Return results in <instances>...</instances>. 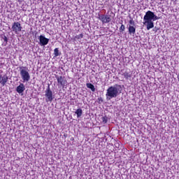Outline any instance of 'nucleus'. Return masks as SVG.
Instances as JSON below:
<instances>
[{
  "label": "nucleus",
  "mask_w": 179,
  "mask_h": 179,
  "mask_svg": "<svg viewBox=\"0 0 179 179\" xmlns=\"http://www.w3.org/2000/svg\"><path fill=\"white\" fill-rule=\"evenodd\" d=\"M20 75L24 83L29 82V80H30V73H29L27 67H20Z\"/></svg>",
  "instance_id": "f03ea898"
},
{
  "label": "nucleus",
  "mask_w": 179,
  "mask_h": 179,
  "mask_svg": "<svg viewBox=\"0 0 179 179\" xmlns=\"http://www.w3.org/2000/svg\"><path fill=\"white\" fill-rule=\"evenodd\" d=\"M86 86L87 87H88V89H90L92 92H96V88L94 87V85L93 84L87 83Z\"/></svg>",
  "instance_id": "4468645a"
},
{
  "label": "nucleus",
  "mask_w": 179,
  "mask_h": 179,
  "mask_svg": "<svg viewBox=\"0 0 179 179\" xmlns=\"http://www.w3.org/2000/svg\"><path fill=\"white\" fill-rule=\"evenodd\" d=\"M83 38V34H80L74 37V40H82Z\"/></svg>",
  "instance_id": "2eb2a0df"
},
{
  "label": "nucleus",
  "mask_w": 179,
  "mask_h": 179,
  "mask_svg": "<svg viewBox=\"0 0 179 179\" xmlns=\"http://www.w3.org/2000/svg\"><path fill=\"white\" fill-rule=\"evenodd\" d=\"M8 82V76L0 75V84L5 86Z\"/></svg>",
  "instance_id": "9b49d317"
},
{
  "label": "nucleus",
  "mask_w": 179,
  "mask_h": 179,
  "mask_svg": "<svg viewBox=\"0 0 179 179\" xmlns=\"http://www.w3.org/2000/svg\"><path fill=\"white\" fill-rule=\"evenodd\" d=\"M40 45H47L50 43V39L45 38V36L41 35L39 36Z\"/></svg>",
  "instance_id": "1a4fd4ad"
},
{
  "label": "nucleus",
  "mask_w": 179,
  "mask_h": 179,
  "mask_svg": "<svg viewBox=\"0 0 179 179\" xmlns=\"http://www.w3.org/2000/svg\"><path fill=\"white\" fill-rule=\"evenodd\" d=\"M143 24L147 26V30H150V29H153L155 27L152 11L148 10L145 13V15L143 17Z\"/></svg>",
  "instance_id": "f257e3e1"
},
{
  "label": "nucleus",
  "mask_w": 179,
  "mask_h": 179,
  "mask_svg": "<svg viewBox=\"0 0 179 179\" xmlns=\"http://www.w3.org/2000/svg\"><path fill=\"white\" fill-rule=\"evenodd\" d=\"M129 24H135V21H134V19H131L129 21Z\"/></svg>",
  "instance_id": "412c9836"
},
{
  "label": "nucleus",
  "mask_w": 179,
  "mask_h": 179,
  "mask_svg": "<svg viewBox=\"0 0 179 179\" xmlns=\"http://www.w3.org/2000/svg\"><path fill=\"white\" fill-rule=\"evenodd\" d=\"M45 96L46 97L45 101L48 103V101H52L54 97L52 96V91H51V88H50V85L48 86V88L45 90Z\"/></svg>",
  "instance_id": "39448f33"
},
{
  "label": "nucleus",
  "mask_w": 179,
  "mask_h": 179,
  "mask_svg": "<svg viewBox=\"0 0 179 179\" xmlns=\"http://www.w3.org/2000/svg\"><path fill=\"white\" fill-rule=\"evenodd\" d=\"M117 87H121V85H117Z\"/></svg>",
  "instance_id": "5701e85b"
},
{
  "label": "nucleus",
  "mask_w": 179,
  "mask_h": 179,
  "mask_svg": "<svg viewBox=\"0 0 179 179\" xmlns=\"http://www.w3.org/2000/svg\"><path fill=\"white\" fill-rule=\"evenodd\" d=\"M11 29L15 34H17L19 32L22 31L23 27H22V24H20V22H16L13 24Z\"/></svg>",
  "instance_id": "20e7f679"
},
{
  "label": "nucleus",
  "mask_w": 179,
  "mask_h": 179,
  "mask_svg": "<svg viewBox=\"0 0 179 179\" xmlns=\"http://www.w3.org/2000/svg\"><path fill=\"white\" fill-rule=\"evenodd\" d=\"M119 94L118 88L117 87L110 86L108 88L106 92V96L110 99L117 97Z\"/></svg>",
  "instance_id": "7ed1b4c3"
},
{
  "label": "nucleus",
  "mask_w": 179,
  "mask_h": 179,
  "mask_svg": "<svg viewBox=\"0 0 179 179\" xmlns=\"http://www.w3.org/2000/svg\"><path fill=\"white\" fill-rule=\"evenodd\" d=\"M108 121V117H107V116L102 117V122L103 124H107Z\"/></svg>",
  "instance_id": "a211bd4d"
},
{
  "label": "nucleus",
  "mask_w": 179,
  "mask_h": 179,
  "mask_svg": "<svg viewBox=\"0 0 179 179\" xmlns=\"http://www.w3.org/2000/svg\"><path fill=\"white\" fill-rule=\"evenodd\" d=\"M119 30H120V33H122V31H125V25L122 24Z\"/></svg>",
  "instance_id": "6ab92c4d"
},
{
  "label": "nucleus",
  "mask_w": 179,
  "mask_h": 179,
  "mask_svg": "<svg viewBox=\"0 0 179 179\" xmlns=\"http://www.w3.org/2000/svg\"><path fill=\"white\" fill-rule=\"evenodd\" d=\"M75 114H76L77 118H80V117H82V114H83V111L82 110V108H78L76 110Z\"/></svg>",
  "instance_id": "ddd939ff"
},
{
  "label": "nucleus",
  "mask_w": 179,
  "mask_h": 179,
  "mask_svg": "<svg viewBox=\"0 0 179 179\" xmlns=\"http://www.w3.org/2000/svg\"><path fill=\"white\" fill-rule=\"evenodd\" d=\"M56 79L57 80V83L59 86H62V87H64L65 85H66L67 83L66 79H65V77L62 76H57Z\"/></svg>",
  "instance_id": "6e6552de"
},
{
  "label": "nucleus",
  "mask_w": 179,
  "mask_h": 179,
  "mask_svg": "<svg viewBox=\"0 0 179 179\" xmlns=\"http://www.w3.org/2000/svg\"><path fill=\"white\" fill-rule=\"evenodd\" d=\"M136 33V28H135V27L134 26L129 25V34H130V36H132V35L134 36Z\"/></svg>",
  "instance_id": "f8f14e48"
},
{
  "label": "nucleus",
  "mask_w": 179,
  "mask_h": 179,
  "mask_svg": "<svg viewBox=\"0 0 179 179\" xmlns=\"http://www.w3.org/2000/svg\"><path fill=\"white\" fill-rule=\"evenodd\" d=\"M159 17L157 15H155V13L152 12V21L159 20Z\"/></svg>",
  "instance_id": "f3484780"
},
{
  "label": "nucleus",
  "mask_w": 179,
  "mask_h": 179,
  "mask_svg": "<svg viewBox=\"0 0 179 179\" xmlns=\"http://www.w3.org/2000/svg\"><path fill=\"white\" fill-rule=\"evenodd\" d=\"M54 55L55 57H58L59 55V50L58 49V48H56L54 50Z\"/></svg>",
  "instance_id": "dca6fc26"
},
{
  "label": "nucleus",
  "mask_w": 179,
  "mask_h": 179,
  "mask_svg": "<svg viewBox=\"0 0 179 179\" xmlns=\"http://www.w3.org/2000/svg\"><path fill=\"white\" fill-rule=\"evenodd\" d=\"M98 16V19L101 20L103 24L110 23V22H111V17H110V15L99 14Z\"/></svg>",
  "instance_id": "423d86ee"
},
{
  "label": "nucleus",
  "mask_w": 179,
  "mask_h": 179,
  "mask_svg": "<svg viewBox=\"0 0 179 179\" xmlns=\"http://www.w3.org/2000/svg\"><path fill=\"white\" fill-rule=\"evenodd\" d=\"M26 90V88L24 87V84L20 83L19 86L16 88L17 93H19V94H21V93H23Z\"/></svg>",
  "instance_id": "9d476101"
},
{
  "label": "nucleus",
  "mask_w": 179,
  "mask_h": 179,
  "mask_svg": "<svg viewBox=\"0 0 179 179\" xmlns=\"http://www.w3.org/2000/svg\"><path fill=\"white\" fill-rule=\"evenodd\" d=\"M3 40L6 44H8V37H6V36H3Z\"/></svg>",
  "instance_id": "aec40b11"
},
{
  "label": "nucleus",
  "mask_w": 179,
  "mask_h": 179,
  "mask_svg": "<svg viewBox=\"0 0 179 179\" xmlns=\"http://www.w3.org/2000/svg\"><path fill=\"white\" fill-rule=\"evenodd\" d=\"M171 1H174V0H171Z\"/></svg>",
  "instance_id": "b1692460"
},
{
  "label": "nucleus",
  "mask_w": 179,
  "mask_h": 179,
  "mask_svg": "<svg viewBox=\"0 0 179 179\" xmlns=\"http://www.w3.org/2000/svg\"><path fill=\"white\" fill-rule=\"evenodd\" d=\"M99 100H101V101H103V99L101 98H99Z\"/></svg>",
  "instance_id": "4be33fe9"
},
{
  "label": "nucleus",
  "mask_w": 179,
  "mask_h": 179,
  "mask_svg": "<svg viewBox=\"0 0 179 179\" xmlns=\"http://www.w3.org/2000/svg\"><path fill=\"white\" fill-rule=\"evenodd\" d=\"M119 75L124 76V78L126 80H129L132 78V73L128 72L125 70H121L120 72L119 73Z\"/></svg>",
  "instance_id": "0eeeda50"
}]
</instances>
